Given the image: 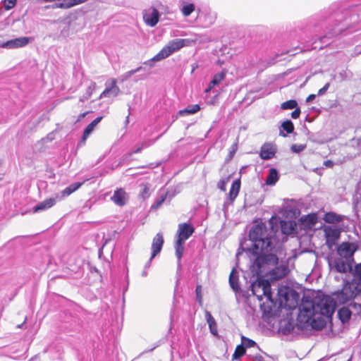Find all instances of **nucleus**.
I'll list each match as a JSON object with an SVG mask.
<instances>
[{
  "label": "nucleus",
  "mask_w": 361,
  "mask_h": 361,
  "mask_svg": "<svg viewBox=\"0 0 361 361\" xmlns=\"http://www.w3.org/2000/svg\"><path fill=\"white\" fill-rule=\"evenodd\" d=\"M272 231L263 223L254 225L249 232L250 245L243 249L252 261V271L266 274L279 262L278 249L273 245Z\"/></svg>",
  "instance_id": "obj_1"
},
{
  "label": "nucleus",
  "mask_w": 361,
  "mask_h": 361,
  "mask_svg": "<svg viewBox=\"0 0 361 361\" xmlns=\"http://www.w3.org/2000/svg\"><path fill=\"white\" fill-rule=\"evenodd\" d=\"M335 309V301L328 295L317 297L313 300H302L297 320L301 329L321 330L326 323L323 317H331Z\"/></svg>",
  "instance_id": "obj_2"
},
{
  "label": "nucleus",
  "mask_w": 361,
  "mask_h": 361,
  "mask_svg": "<svg viewBox=\"0 0 361 361\" xmlns=\"http://www.w3.org/2000/svg\"><path fill=\"white\" fill-rule=\"evenodd\" d=\"M357 249V246L353 243H341L336 250L338 257L332 260L329 259V268L338 273L347 274L349 270H352V265L355 264L354 254Z\"/></svg>",
  "instance_id": "obj_3"
},
{
  "label": "nucleus",
  "mask_w": 361,
  "mask_h": 361,
  "mask_svg": "<svg viewBox=\"0 0 361 361\" xmlns=\"http://www.w3.org/2000/svg\"><path fill=\"white\" fill-rule=\"evenodd\" d=\"M194 232L195 228L190 224L183 223L178 225L177 240L175 243L176 255L178 258V266L180 265V259L184 250L185 241L188 240Z\"/></svg>",
  "instance_id": "obj_4"
},
{
  "label": "nucleus",
  "mask_w": 361,
  "mask_h": 361,
  "mask_svg": "<svg viewBox=\"0 0 361 361\" xmlns=\"http://www.w3.org/2000/svg\"><path fill=\"white\" fill-rule=\"evenodd\" d=\"M189 40L187 39H174L168 42L161 51L157 54L150 61H159L171 55L173 53L180 50L181 48L188 45ZM145 63H147L146 62Z\"/></svg>",
  "instance_id": "obj_5"
},
{
  "label": "nucleus",
  "mask_w": 361,
  "mask_h": 361,
  "mask_svg": "<svg viewBox=\"0 0 361 361\" xmlns=\"http://www.w3.org/2000/svg\"><path fill=\"white\" fill-rule=\"evenodd\" d=\"M251 290L259 301L262 300L263 296H265L268 300L272 301L271 284L268 280L258 279L252 283Z\"/></svg>",
  "instance_id": "obj_6"
},
{
  "label": "nucleus",
  "mask_w": 361,
  "mask_h": 361,
  "mask_svg": "<svg viewBox=\"0 0 361 361\" xmlns=\"http://www.w3.org/2000/svg\"><path fill=\"white\" fill-rule=\"evenodd\" d=\"M106 88L101 93L99 99L104 97H109L111 96L116 97L118 95L121 90L120 88L116 85V80L111 78L110 80L106 82Z\"/></svg>",
  "instance_id": "obj_7"
},
{
  "label": "nucleus",
  "mask_w": 361,
  "mask_h": 361,
  "mask_svg": "<svg viewBox=\"0 0 361 361\" xmlns=\"http://www.w3.org/2000/svg\"><path fill=\"white\" fill-rule=\"evenodd\" d=\"M143 18L147 25L154 27L159 22V13L157 9L152 8L145 12Z\"/></svg>",
  "instance_id": "obj_8"
},
{
  "label": "nucleus",
  "mask_w": 361,
  "mask_h": 361,
  "mask_svg": "<svg viewBox=\"0 0 361 361\" xmlns=\"http://www.w3.org/2000/svg\"><path fill=\"white\" fill-rule=\"evenodd\" d=\"M30 42V38L27 37H20L11 39L4 42V48L16 49L23 47Z\"/></svg>",
  "instance_id": "obj_9"
},
{
  "label": "nucleus",
  "mask_w": 361,
  "mask_h": 361,
  "mask_svg": "<svg viewBox=\"0 0 361 361\" xmlns=\"http://www.w3.org/2000/svg\"><path fill=\"white\" fill-rule=\"evenodd\" d=\"M324 232L327 243H334L339 238L341 234V231L338 228L331 226H325Z\"/></svg>",
  "instance_id": "obj_10"
},
{
  "label": "nucleus",
  "mask_w": 361,
  "mask_h": 361,
  "mask_svg": "<svg viewBox=\"0 0 361 361\" xmlns=\"http://www.w3.org/2000/svg\"><path fill=\"white\" fill-rule=\"evenodd\" d=\"M270 278L272 280H279L286 276L288 273V269L286 265L281 264L269 270Z\"/></svg>",
  "instance_id": "obj_11"
},
{
  "label": "nucleus",
  "mask_w": 361,
  "mask_h": 361,
  "mask_svg": "<svg viewBox=\"0 0 361 361\" xmlns=\"http://www.w3.org/2000/svg\"><path fill=\"white\" fill-rule=\"evenodd\" d=\"M58 197L59 195H56L55 197H49L39 202L33 208V212L37 213L45 211L52 207L56 203Z\"/></svg>",
  "instance_id": "obj_12"
},
{
  "label": "nucleus",
  "mask_w": 361,
  "mask_h": 361,
  "mask_svg": "<svg viewBox=\"0 0 361 361\" xmlns=\"http://www.w3.org/2000/svg\"><path fill=\"white\" fill-rule=\"evenodd\" d=\"M276 152V147L271 143L264 144L260 150V157L264 160H269L273 158Z\"/></svg>",
  "instance_id": "obj_13"
},
{
  "label": "nucleus",
  "mask_w": 361,
  "mask_h": 361,
  "mask_svg": "<svg viewBox=\"0 0 361 361\" xmlns=\"http://www.w3.org/2000/svg\"><path fill=\"white\" fill-rule=\"evenodd\" d=\"M102 116H99L92 121L84 130L81 140L78 142V146L85 145L89 135L93 132L95 126L102 121Z\"/></svg>",
  "instance_id": "obj_14"
},
{
  "label": "nucleus",
  "mask_w": 361,
  "mask_h": 361,
  "mask_svg": "<svg viewBox=\"0 0 361 361\" xmlns=\"http://www.w3.org/2000/svg\"><path fill=\"white\" fill-rule=\"evenodd\" d=\"M128 194L123 189L120 188L114 191L111 200L118 206H124L128 200Z\"/></svg>",
  "instance_id": "obj_15"
},
{
  "label": "nucleus",
  "mask_w": 361,
  "mask_h": 361,
  "mask_svg": "<svg viewBox=\"0 0 361 361\" xmlns=\"http://www.w3.org/2000/svg\"><path fill=\"white\" fill-rule=\"evenodd\" d=\"M164 244V238L161 233H158L153 238L152 244L151 259L155 257L161 250Z\"/></svg>",
  "instance_id": "obj_16"
},
{
  "label": "nucleus",
  "mask_w": 361,
  "mask_h": 361,
  "mask_svg": "<svg viewBox=\"0 0 361 361\" xmlns=\"http://www.w3.org/2000/svg\"><path fill=\"white\" fill-rule=\"evenodd\" d=\"M345 219V216L338 214L333 212H327L324 214V221L328 224H337L343 221Z\"/></svg>",
  "instance_id": "obj_17"
},
{
  "label": "nucleus",
  "mask_w": 361,
  "mask_h": 361,
  "mask_svg": "<svg viewBox=\"0 0 361 361\" xmlns=\"http://www.w3.org/2000/svg\"><path fill=\"white\" fill-rule=\"evenodd\" d=\"M353 311L350 309L348 306L343 307L340 308L338 311V318L343 324L348 322L350 320Z\"/></svg>",
  "instance_id": "obj_18"
},
{
  "label": "nucleus",
  "mask_w": 361,
  "mask_h": 361,
  "mask_svg": "<svg viewBox=\"0 0 361 361\" xmlns=\"http://www.w3.org/2000/svg\"><path fill=\"white\" fill-rule=\"evenodd\" d=\"M344 30V27L343 25H336L334 28H331L328 32L324 35L320 37V41L322 43H325L326 38H331L332 37L336 36L341 33Z\"/></svg>",
  "instance_id": "obj_19"
},
{
  "label": "nucleus",
  "mask_w": 361,
  "mask_h": 361,
  "mask_svg": "<svg viewBox=\"0 0 361 361\" xmlns=\"http://www.w3.org/2000/svg\"><path fill=\"white\" fill-rule=\"evenodd\" d=\"M205 318L209 325V328L212 334L216 336L218 334L217 325L213 316L209 311L205 312Z\"/></svg>",
  "instance_id": "obj_20"
},
{
  "label": "nucleus",
  "mask_w": 361,
  "mask_h": 361,
  "mask_svg": "<svg viewBox=\"0 0 361 361\" xmlns=\"http://www.w3.org/2000/svg\"><path fill=\"white\" fill-rule=\"evenodd\" d=\"M229 283L231 288L235 292L240 290V286L238 285V275L235 269H233L229 276Z\"/></svg>",
  "instance_id": "obj_21"
},
{
  "label": "nucleus",
  "mask_w": 361,
  "mask_h": 361,
  "mask_svg": "<svg viewBox=\"0 0 361 361\" xmlns=\"http://www.w3.org/2000/svg\"><path fill=\"white\" fill-rule=\"evenodd\" d=\"M294 130V125L290 120H286L281 123V129L280 130L279 135L283 137H286V134L283 132L286 131L287 134L292 133Z\"/></svg>",
  "instance_id": "obj_22"
},
{
  "label": "nucleus",
  "mask_w": 361,
  "mask_h": 361,
  "mask_svg": "<svg viewBox=\"0 0 361 361\" xmlns=\"http://www.w3.org/2000/svg\"><path fill=\"white\" fill-rule=\"evenodd\" d=\"M240 188V180L237 179L232 183L230 189L228 196L231 202H233L238 196Z\"/></svg>",
  "instance_id": "obj_23"
},
{
  "label": "nucleus",
  "mask_w": 361,
  "mask_h": 361,
  "mask_svg": "<svg viewBox=\"0 0 361 361\" xmlns=\"http://www.w3.org/2000/svg\"><path fill=\"white\" fill-rule=\"evenodd\" d=\"M82 185V183H74L71 185H70L68 187L66 188L63 191H62V197H58V200H61L63 197H67L68 195H70L71 193H73V192H75V190H77L79 188H80V186Z\"/></svg>",
  "instance_id": "obj_24"
},
{
  "label": "nucleus",
  "mask_w": 361,
  "mask_h": 361,
  "mask_svg": "<svg viewBox=\"0 0 361 361\" xmlns=\"http://www.w3.org/2000/svg\"><path fill=\"white\" fill-rule=\"evenodd\" d=\"M278 180L279 173L277 170L274 168L270 169L266 180V183L269 185H273L277 182Z\"/></svg>",
  "instance_id": "obj_25"
},
{
  "label": "nucleus",
  "mask_w": 361,
  "mask_h": 361,
  "mask_svg": "<svg viewBox=\"0 0 361 361\" xmlns=\"http://www.w3.org/2000/svg\"><path fill=\"white\" fill-rule=\"evenodd\" d=\"M200 109V107L198 104H192V105H188L186 108L184 109L180 110L178 111V115L180 116H185V115H190V114H194L199 111Z\"/></svg>",
  "instance_id": "obj_26"
},
{
  "label": "nucleus",
  "mask_w": 361,
  "mask_h": 361,
  "mask_svg": "<svg viewBox=\"0 0 361 361\" xmlns=\"http://www.w3.org/2000/svg\"><path fill=\"white\" fill-rule=\"evenodd\" d=\"M140 190L139 197L142 200H146L150 196V186L149 183H141L140 185Z\"/></svg>",
  "instance_id": "obj_27"
},
{
  "label": "nucleus",
  "mask_w": 361,
  "mask_h": 361,
  "mask_svg": "<svg viewBox=\"0 0 361 361\" xmlns=\"http://www.w3.org/2000/svg\"><path fill=\"white\" fill-rule=\"evenodd\" d=\"M226 77V73L224 72H220L216 74H215L212 78V80L210 81L212 83V86H216L220 84V82L224 80Z\"/></svg>",
  "instance_id": "obj_28"
},
{
  "label": "nucleus",
  "mask_w": 361,
  "mask_h": 361,
  "mask_svg": "<svg viewBox=\"0 0 361 361\" xmlns=\"http://www.w3.org/2000/svg\"><path fill=\"white\" fill-rule=\"evenodd\" d=\"M245 351L246 350L245 346H243L242 344L238 345L232 355L233 360H238L243 355H245Z\"/></svg>",
  "instance_id": "obj_29"
},
{
  "label": "nucleus",
  "mask_w": 361,
  "mask_h": 361,
  "mask_svg": "<svg viewBox=\"0 0 361 361\" xmlns=\"http://www.w3.org/2000/svg\"><path fill=\"white\" fill-rule=\"evenodd\" d=\"M195 6L193 4H188L186 5H184L181 8V12L183 15L185 17L189 16L194 11H195Z\"/></svg>",
  "instance_id": "obj_30"
},
{
  "label": "nucleus",
  "mask_w": 361,
  "mask_h": 361,
  "mask_svg": "<svg viewBox=\"0 0 361 361\" xmlns=\"http://www.w3.org/2000/svg\"><path fill=\"white\" fill-rule=\"evenodd\" d=\"M348 272L351 273L355 278L361 281V262L355 264L354 269L352 267V270H349Z\"/></svg>",
  "instance_id": "obj_31"
},
{
  "label": "nucleus",
  "mask_w": 361,
  "mask_h": 361,
  "mask_svg": "<svg viewBox=\"0 0 361 361\" xmlns=\"http://www.w3.org/2000/svg\"><path fill=\"white\" fill-rule=\"evenodd\" d=\"M297 106H298L297 102L294 99H290V100H288V101H286V102L282 103L281 105V109H283V110L293 109L296 108Z\"/></svg>",
  "instance_id": "obj_32"
},
{
  "label": "nucleus",
  "mask_w": 361,
  "mask_h": 361,
  "mask_svg": "<svg viewBox=\"0 0 361 361\" xmlns=\"http://www.w3.org/2000/svg\"><path fill=\"white\" fill-rule=\"evenodd\" d=\"M142 69V66H139L138 68H137L135 69H133V70H131V71H129L125 73L124 74L121 75L120 78H121V82L127 80L132 75H133L136 73L140 71Z\"/></svg>",
  "instance_id": "obj_33"
},
{
  "label": "nucleus",
  "mask_w": 361,
  "mask_h": 361,
  "mask_svg": "<svg viewBox=\"0 0 361 361\" xmlns=\"http://www.w3.org/2000/svg\"><path fill=\"white\" fill-rule=\"evenodd\" d=\"M241 340H242V345L243 346H245V348H252V347H257V348H259V346L257 345V343H255V341H254L253 340H251L248 338H246L245 336H243L241 337Z\"/></svg>",
  "instance_id": "obj_34"
},
{
  "label": "nucleus",
  "mask_w": 361,
  "mask_h": 361,
  "mask_svg": "<svg viewBox=\"0 0 361 361\" xmlns=\"http://www.w3.org/2000/svg\"><path fill=\"white\" fill-rule=\"evenodd\" d=\"M348 306L353 311V314H357V315L361 314V304L360 303L352 302Z\"/></svg>",
  "instance_id": "obj_35"
},
{
  "label": "nucleus",
  "mask_w": 361,
  "mask_h": 361,
  "mask_svg": "<svg viewBox=\"0 0 361 361\" xmlns=\"http://www.w3.org/2000/svg\"><path fill=\"white\" fill-rule=\"evenodd\" d=\"M96 87V82L92 81L86 90V92L85 93V99H89L92 94L93 92L95 90Z\"/></svg>",
  "instance_id": "obj_36"
},
{
  "label": "nucleus",
  "mask_w": 361,
  "mask_h": 361,
  "mask_svg": "<svg viewBox=\"0 0 361 361\" xmlns=\"http://www.w3.org/2000/svg\"><path fill=\"white\" fill-rule=\"evenodd\" d=\"M46 8H63V9H68L70 8L69 5L68 4L67 0H64L63 2L61 3H56L53 6H48Z\"/></svg>",
  "instance_id": "obj_37"
},
{
  "label": "nucleus",
  "mask_w": 361,
  "mask_h": 361,
  "mask_svg": "<svg viewBox=\"0 0 361 361\" xmlns=\"http://www.w3.org/2000/svg\"><path fill=\"white\" fill-rule=\"evenodd\" d=\"M348 78V73L346 71H341L338 75L334 76V80H338V81H343Z\"/></svg>",
  "instance_id": "obj_38"
},
{
  "label": "nucleus",
  "mask_w": 361,
  "mask_h": 361,
  "mask_svg": "<svg viewBox=\"0 0 361 361\" xmlns=\"http://www.w3.org/2000/svg\"><path fill=\"white\" fill-rule=\"evenodd\" d=\"M304 220L307 221L309 225L314 226L317 222V217L314 214L307 215L305 216Z\"/></svg>",
  "instance_id": "obj_39"
},
{
  "label": "nucleus",
  "mask_w": 361,
  "mask_h": 361,
  "mask_svg": "<svg viewBox=\"0 0 361 361\" xmlns=\"http://www.w3.org/2000/svg\"><path fill=\"white\" fill-rule=\"evenodd\" d=\"M305 149V145H296L294 144L291 146V150L292 152L295 153H299L302 151H303Z\"/></svg>",
  "instance_id": "obj_40"
},
{
  "label": "nucleus",
  "mask_w": 361,
  "mask_h": 361,
  "mask_svg": "<svg viewBox=\"0 0 361 361\" xmlns=\"http://www.w3.org/2000/svg\"><path fill=\"white\" fill-rule=\"evenodd\" d=\"M166 197V195H162L159 198H158L156 200L155 203L152 205V208H154V209L159 208L162 204V203L165 201Z\"/></svg>",
  "instance_id": "obj_41"
},
{
  "label": "nucleus",
  "mask_w": 361,
  "mask_h": 361,
  "mask_svg": "<svg viewBox=\"0 0 361 361\" xmlns=\"http://www.w3.org/2000/svg\"><path fill=\"white\" fill-rule=\"evenodd\" d=\"M17 0H4V6L6 10L13 8L16 4Z\"/></svg>",
  "instance_id": "obj_42"
},
{
  "label": "nucleus",
  "mask_w": 361,
  "mask_h": 361,
  "mask_svg": "<svg viewBox=\"0 0 361 361\" xmlns=\"http://www.w3.org/2000/svg\"><path fill=\"white\" fill-rule=\"evenodd\" d=\"M70 8L86 2L87 0H67Z\"/></svg>",
  "instance_id": "obj_43"
},
{
  "label": "nucleus",
  "mask_w": 361,
  "mask_h": 361,
  "mask_svg": "<svg viewBox=\"0 0 361 361\" xmlns=\"http://www.w3.org/2000/svg\"><path fill=\"white\" fill-rule=\"evenodd\" d=\"M228 178L226 180H224V179H221L219 181L218 183V188L222 190V191H225L226 190V183L228 181Z\"/></svg>",
  "instance_id": "obj_44"
},
{
  "label": "nucleus",
  "mask_w": 361,
  "mask_h": 361,
  "mask_svg": "<svg viewBox=\"0 0 361 361\" xmlns=\"http://www.w3.org/2000/svg\"><path fill=\"white\" fill-rule=\"evenodd\" d=\"M201 288V286H197L195 289L197 299L200 302L202 301Z\"/></svg>",
  "instance_id": "obj_45"
},
{
  "label": "nucleus",
  "mask_w": 361,
  "mask_h": 361,
  "mask_svg": "<svg viewBox=\"0 0 361 361\" xmlns=\"http://www.w3.org/2000/svg\"><path fill=\"white\" fill-rule=\"evenodd\" d=\"M300 114V109L299 108H296L292 113L291 117L294 119L298 118Z\"/></svg>",
  "instance_id": "obj_46"
},
{
  "label": "nucleus",
  "mask_w": 361,
  "mask_h": 361,
  "mask_svg": "<svg viewBox=\"0 0 361 361\" xmlns=\"http://www.w3.org/2000/svg\"><path fill=\"white\" fill-rule=\"evenodd\" d=\"M153 144V142H152L151 140H147V141H144L142 144H141V147L143 148H147L148 147H149L150 145H152Z\"/></svg>",
  "instance_id": "obj_47"
},
{
  "label": "nucleus",
  "mask_w": 361,
  "mask_h": 361,
  "mask_svg": "<svg viewBox=\"0 0 361 361\" xmlns=\"http://www.w3.org/2000/svg\"><path fill=\"white\" fill-rule=\"evenodd\" d=\"M315 97H316V95H315V94H310V95L307 97V99H306V102H307V103H310V102H312L315 99Z\"/></svg>",
  "instance_id": "obj_48"
},
{
  "label": "nucleus",
  "mask_w": 361,
  "mask_h": 361,
  "mask_svg": "<svg viewBox=\"0 0 361 361\" xmlns=\"http://www.w3.org/2000/svg\"><path fill=\"white\" fill-rule=\"evenodd\" d=\"M324 165L326 167H332L334 166V162L331 160H326L324 161Z\"/></svg>",
  "instance_id": "obj_49"
},
{
  "label": "nucleus",
  "mask_w": 361,
  "mask_h": 361,
  "mask_svg": "<svg viewBox=\"0 0 361 361\" xmlns=\"http://www.w3.org/2000/svg\"><path fill=\"white\" fill-rule=\"evenodd\" d=\"M326 92V90L323 87L322 88L319 90V91L317 92V95L318 96H322V95L324 94Z\"/></svg>",
  "instance_id": "obj_50"
},
{
  "label": "nucleus",
  "mask_w": 361,
  "mask_h": 361,
  "mask_svg": "<svg viewBox=\"0 0 361 361\" xmlns=\"http://www.w3.org/2000/svg\"><path fill=\"white\" fill-rule=\"evenodd\" d=\"M142 149V147H141V145L140 147H138L137 148H136L135 150H133V154H137V153H140L141 152Z\"/></svg>",
  "instance_id": "obj_51"
},
{
  "label": "nucleus",
  "mask_w": 361,
  "mask_h": 361,
  "mask_svg": "<svg viewBox=\"0 0 361 361\" xmlns=\"http://www.w3.org/2000/svg\"><path fill=\"white\" fill-rule=\"evenodd\" d=\"M88 114V112H85V113H82V114H80L79 116H78V121H80L81 120L82 118H85V116Z\"/></svg>",
  "instance_id": "obj_52"
},
{
  "label": "nucleus",
  "mask_w": 361,
  "mask_h": 361,
  "mask_svg": "<svg viewBox=\"0 0 361 361\" xmlns=\"http://www.w3.org/2000/svg\"><path fill=\"white\" fill-rule=\"evenodd\" d=\"M214 86H212V83L209 82L208 87H207V89L205 90V92L207 93L211 91V90L214 87Z\"/></svg>",
  "instance_id": "obj_53"
},
{
  "label": "nucleus",
  "mask_w": 361,
  "mask_h": 361,
  "mask_svg": "<svg viewBox=\"0 0 361 361\" xmlns=\"http://www.w3.org/2000/svg\"><path fill=\"white\" fill-rule=\"evenodd\" d=\"M152 259H151V258L149 259V261L146 263L145 266V269H147L150 265H151V262H152Z\"/></svg>",
  "instance_id": "obj_54"
},
{
  "label": "nucleus",
  "mask_w": 361,
  "mask_h": 361,
  "mask_svg": "<svg viewBox=\"0 0 361 361\" xmlns=\"http://www.w3.org/2000/svg\"><path fill=\"white\" fill-rule=\"evenodd\" d=\"M147 275V269H144L143 271L142 272V276L145 277Z\"/></svg>",
  "instance_id": "obj_55"
},
{
  "label": "nucleus",
  "mask_w": 361,
  "mask_h": 361,
  "mask_svg": "<svg viewBox=\"0 0 361 361\" xmlns=\"http://www.w3.org/2000/svg\"><path fill=\"white\" fill-rule=\"evenodd\" d=\"M88 99H85V94L80 98V102H84L85 100Z\"/></svg>",
  "instance_id": "obj_56"
},
{
  "label": "nucleus",
  "mask_w": 361,
  "mask_h": 361,
  "mask_svg": "<svg viewBox=\"0 0 361 361\" xmlns=\"http://www.w3.org/2000/svg\"><path fill=\"white\" fill-rule=\"evenodd\" d=\"M330 86V83L329 82H327L324 86V88L327 91L329 87Z\"/></svg>",
  "instance_id": "obj_57"
},
{
  "label": "nucleus",
  "mask_w": 361,
  "mask_h": 361,
  "mask_svg": "<svg viewBox=\"0 0 361 361\" xmlns=\"http://www.w3.org/2000/svg\"><path fill=\"white\" fill-rule=\"evenodd\" d=\"M357 292H360L361 291V283H358L357 284Z\"/></svg>",
  "instance_id": "obj_58"
},
{
  "label": "nucleus",
  "mask_w": 361,
  "mask_h": 361,
  "mask_svg": "<svg viewBox=\"0 0 361 361\" xmlns=\"http://www.w3.org/2000/svg\"><path fill=\"white\" fill-rule=\"evenodd\" d=\"M4 42H1V41L0 40V47H3V48H4Z\"/></svg>",
  "instance_id": "obj_59"
},
{
  "label": "nucleus",
  "mask_w": 361,
  "mask_h": 361,
  "mask_svg": "<svg viewBox=\"0 0 361 361\" xmlns=\"http://www.w3.org/2000/svg\"><path fill=\"white\" fill-rule=\"evenodd\" d=\"M128 122H129V116H128L126 117V124H128Z\"/></svg>",
  "instance_id": "obj_60"
},
{
  "label": "nucleus",
  "mask_w": 361,
  "mask_h": 361,
  "mask_svg": "<svg viewBox=\"0 0 361 361\" xmlns=\"http://www.w3.org/2000/svg\"><path fill=\"white\" fill-rule=\"evenodd\" d=\"M47 139L49 140H51L53 138L51 137H50V135H49L47 137Z\"/></svg>",
  "instance_id": "obj_61"
},
{
  "label": "nucleus",
  "mask_w": 361,
  "mask_h": 361,
  "mask_svg": "<svg viewBox=\"0 0 361 361\" xmlns=\"http://www.w3.org/2000/svg\"><path fill=\"white\" fill-rule=\"evenodd\" d=\"M157 346H158V345H156V346H154V348H152V349H150L149 351H152V350H153L154 348H156Z\"/></svg>",
  "instance_id": "obj_62"
},
{
  "label": "nucleus",
  "mask_w": 361,
  "mask_h": 361,
  "mask_svg": "<svg viewBox=\"0 0 361 361\" xmlns=\"http://www.w3.org/2000/svg\"><path fill=\"white\" fill-rule=\"evenodd\" d=\"M29 361H32V360H30Z\"/></svg>",
  "instance_id": "obj_63"
}]
</instances>
